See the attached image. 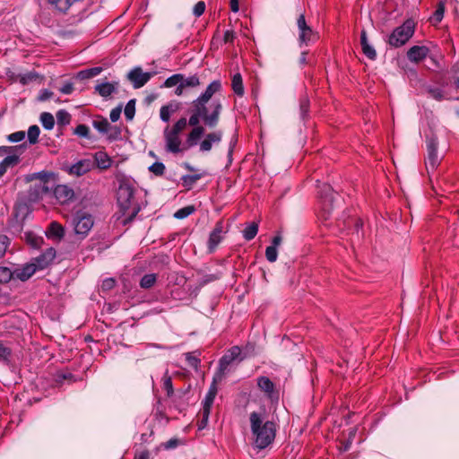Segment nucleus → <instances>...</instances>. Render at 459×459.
I'll list each match as a JSON object with an SVG mask.
<instances>
[{
	"label": "nucleus",
	"mask_w": 459,
	"mask_h": 459,
	"mask_svg": "<svg viewBox=\"0 0 459 459\" xmlns=\"http://www.w3.org/2000/svg\"><path fill=\"white\" fill-rule=\"evenodd\" d=\"M249 423L253 447L257 450L269 447L276 437V422L269 420L265 411H260L249 414Z\"/></svg>",
	"instance_id": "nucleus-1"
},
{
	"label": "nucleus",
	"mask_w": 459,
	"mask_h": 459,
	"mask_svg": "<svg viewBox=\"0 0 459 459\" xmlns=\"http://www.w3.org/2000/svg\"><path fill=\"white\" fill-rule=\"evenodd\" d=\"M192 114L187 121V123L193 126H201L200 120L202 119L204 125L210 128L215 127L220 120V115L222 110V105L220 100H213L209 108H204L192 102Z\"/></svg>",
	"instance_id": "nucleus-2"
},
{
	"label": "nucleus",
	"mask_w": 459,
	"mask_h": 459,
	"mask_svg": "<svg viewBox=\"0 0 459 459\" xmlns=\"http://www.w3.org/2000/svg\"><path fill=\"white\" fill-rule=\"evenodd\" d=\"M117 204L123 212V215H126L127 220H132L140 211V207L134 196V188L128 184H121L117 193Z\"/></svg>",
	"instance_id": "nucleus-3"
},
{
	"label": "nucleus",
	"mask_w": 459,
	"mask_h": 459,
	"mask_svg": "<svg viewBox=\"0 0 459 459\" xmlns=\"http://www.w3.org/2000/svg\"><path fill=\"white\" fill-rule=\"evenodd\" d=\"M414 33V23L411 20L405 21L401 26L394 30L389 37V44L394 48L404 45Z\"/></svg>",
	"instance_id": "nucleus-4"
},
{
	"label": "nucleus",
	"mask_w": 459,
	"mask_h": 459,
	"mask_svg": "<svg viewBox=\"0 0 459 459\" xmlns=\"http://www.w3.org/2000/svg\"><path fill=\"white\" fill-rule=\"evenodd\" d=\"M297 27L299 30L298 40L300 47H303V45L308 46L318 39L319 36L317 32L307 25L304 14H300L298 17Z\"/></svg>",
	"instance_id": "nucleus-5"
},
{
	"label": "nucleus",
	"mask_w": 459,
	"mask_h": 459,
	"mask_svg": "<svg viewBox=\"0 0 459 459\" xmlns=\"http://www.w3.org/2000/svg\"><path fill=\"white\" fill-rule=\"evenodd\" d=\"M73 224L77 235L86 236L91 230L94 221L91 214L84 212H78L74 215Z\"/></svg>",
	"instance_id": "nucleus-6"
},
{
	"label": "nucleus",
	"mask_w": 459,
	"mask_h": 459,
	"mask_svg": "<svg viewBox=\"0 0 459 459\" xmlns=\"http://www.w3.org/2000/svg\"><path fill=\"white\" fill-rule=\"evenodd\" d=\"M437 139L436 137H429L427 140V158L426 168L427 170L434 171L440 163L441 158L437 153Z\"/></svg>",
	"instance_id": "nucleus-7"
},
{
	"label": "nucleus",
	"mask_w": 459,
	"mask_h": 459,
	"mask_svg": "<svg viewBox=\"0 0 459 459\" xmlns=\"http://www.w3.org/2000/svg\"><path fill=\"white\" fill-rule=\"evenodd\" d=\"M221 90V81L215 80L212 81L205 89V91L193 102L195 104L202 106L204 108H208L207 104L212 100V96L219 92Z\"/></svg>",
	"instance_id": "nucleus-8"
},
{
	"label": "nucleus",
	"mask_w": 459,
	"mask_h": 459,
	"mask_svg": "<svg viewBox=\"0 0 459 459\" xmlns=\"http://www.w3.org/2000/svg\"><path fill=\"white\" fill-rule=\"evenodd\" d=\"M152 78L151 73H144L141 67H134L127 74V79L133 83L134 89L146 84Z\"/></svg>",
	"instance_id": "nucleus-9"
},
{
	"label": "nucleus",
	"mask_w": 459,
	"mask_h": 459,
	"mask_svg": "<svg viewBox=\"0 0 459 459\" xmlns=\"http://www.w3.org/2000/svg\"><path fill=\"white\" fill-rule=\"evenodd\" d=\"M94 168V162L91 159H82L70 166L67 172L71 176L81 177Z\"/></svg>",
	"instance_id": "nucleus-10"
},
{
	"label": "nucleus",
	"mask_w": 459,
	"mask_h": 459,
	"mask_svg": "<svg viewBox=\"0 0 459 459\" xmlns=\"http://www.w3.org/2000/svg\"><path fill=\"white\" fill-rule=\"evenodd\" d=\"M56 250L53 247L47 248L43 253L35 257L32 263L38 270H43L47 268L56 257Z\"/></svg>",
	"instance_id": "nucleus-11"
},
{
	"label": "nucleus",
	"mask_w": 459,
	"mask_h": 459,
	"mask_svg": "<svg viewBox=\"0 0 459 459\" xmlns=\"http://www.w3.org/2000/svg\"><path fill=\"white\" fill-rule=\"evenodd\" d=\"M166 150L171 153H178L182 151L181 140L178 134H176L168 128L164 132Z\"/></svg>",
	"instance_id": "nucleus-12"
},
{
	"label": "nucleus",
	"mask_w": 459,
	"mask_h": 459,
	"mask_svg": "<svg viewBox=\"0 0 459 459\" xmlns=\"http://www.w3.org/2000/svg\"><path fill=\"white\" fill-rule=\"evenodd\" d=\"M222 136L223 133L221 130L213 131L207 134L204 139L200 143V152H210L213 144H218L219 143H221Z\"/></svg>",
	"instance_id": "nucleus-13"
},
{
	"label": "nucleus",
	"mask_w": 459,
	"mask_h": 459,
	"mask_svg": "<svg viewBox=\"0 0 459 459\" xmlns=\"http://www.w3.org/2000/svg\"><path fill=\"white\" fill-rule=\"evenodd\" d=\"M119 86L118 82H103L95 86V92L104 99L111 97L117 92Z\"/></svg>",
	"instance_id": "nucleus-14"
},
{
	"label": "nucleus",
	"mask_w": 459,
	"mask_h": 459,
	"mask_svg": "<svg viewBox=\"0 0 459 459\" xmlns=\"http://www.w3.org/2000/svg\"><path fill=\"white\" fill-rule=\"evenodd\" d=\"M37 271H39L34 264L29 263L24 264L21 268H17L13 271L14 278H17L22 281H27L30 279Z\"/></svg>",
	"instance_id": "nucleus-15"
},
{
	"label": "nucleus",
	"mask_w": 459,
	"mask_h": 459,
	"mask_svg": "<svg viewBox=\"0 0 459 459\" xmlns=\"http://www.w3.org/2000/svg\"><path fill=\"white\" fill-rule=\"evenodd\" d=\"M429 53V48L424 46H413L408 52L407 56L410 61L418 63L423 60Z\"/></svg>",
	"instance_id": "nucleus-16"
},
{
	"label": "nucleus",
	"mask_w": 459,
	"mask_h": 459,
	"mask_svg": "<svg viewBox=\"0 0 459 459\" xmlns=\"http://www.w3.org/2000/svg\"><path fill=\"white\" fill-rule=\"evenodd\" d=\"M54 193H55L56 199L62 204H65V203L72 200L74 195V190L65 185H58L55 188Z\"/></svg>",
	"instance_id": "nucleus-17"
},
{
	"label": "nucleus",
	"mask_w": 459,
	"mask_h": 459,
	"mask_svg": "<svg viewBox=\"0 0 459 459\" xmlns=\"http://www.w3.org/2000/svg\"><path fill=\"white\" fill-rule=\"evenodd\" d=\"M222 231H223V226L221 222H218L213 229V230L211 232L209 240H208V247L211 251H213L217 246L221 243L222 239Z\"/></svg>",
	"instance_id": "nucleus-18"
},
{
	"label": "nucleus",
	"mask_w": 459,
	"mask_h": 459,
	"mask_svg": "<svg viewBox=\"0 0 459 459\" xmlns=\"http://www.w3.org/2000/svg\"><path fill=\"white\" fill-rule=\"evenodd\" d=\"M360 44L363 54L370 60H375L377 57V52L373 46L369 44L367 38V33L364 30L360 33Z\"/></svg>",
	"instance_id": "nucleus-19"
},
{
	"label": "nucleus",
	"mask_w": 459,
	"mask_h": 459,
	"mask_svg": "<svg viewBox=\"0 0 459 459\" xmlns=\"http://www.w3.org/2000/svg\"><path fill=\"white\" fill-rule=\"evenodd\" d=\"M319 196L323 200L325 209L329 212L331 210V204L333 201V192L329 185H323L319 191Z\"/></svg>",
	"instance_id": "nucleus-20"
},
{
	"label": "nucleus",
	"mask_w": 459,
	"mask_h": 459,
	"mask_svg": "<svg viewBox=\"0 0 459 459\" xmlns=\"http://www.w3.org/2000/svg\"><path fill=\"white\" fill-rule=\"evenodd\" d=\"M94 164L100 169H107L112 165V159L105 152H97L94 155Z\"/></svg>",
	"instance_id": "nucleus-21"
},
{
	"label": "nucleus",
	"mask_w": 459,
	"mask_h": 459,
	"mask_svg": "<svg viewBox=\"0 0 459 459\" xmlns=\"http://www.w3.org/2000/svg\"><path fill=\"white\" fill-rule=\"evenodd\" d=\"M179 105L175 102H170L160 108V117L163 122H169L171 115L178 111Z\"/></svg>",
	"instance_id": "nucleus-22"
},
{
	"label": "nucleus",
	"mask_w": 459,
	"mask_h": 459,
	"mask_svg": "<svg viewBox=\"0 0 459 459\" xmlns=\"http://www.w3.org/2000/svg\"><path fill=\"white\" fill-rule=\"evenodd\" d=\"M48 238L61 239L64 237L65 230L56 221H52L46 232Z\"/></svg>",
	"instance_id": "nucleus-23"
},
{
	"label": "nucleus",
	"mask_w": 459,
	"mask_h": 459,
	"mask_svg": "<svg viewBox=\"0 0 459 459\" xmlns=\"http://www.w3.org/2000/svg\"><path fill=\"white\" fill-rule=\"evenodd\" d=\"M217 394V385L215 380L210 385V388L204 397V400L203 401V409L211 410L215 396Z\"/></svg>",
	"instance_id": "nucleus-24"
},
{
	"label": "nucleus",
	"mask_w": 459,
	"mask_h": 459,
	"mask_svg": "<svg viewBox=\"0 0 459 459\" xmlns=\"http://www.w3.org/2000/svg\"><path fill=\"white\" fill-rule=\"evenodd\" d=\"M20 161L19 156L8 155L0 162V178L3 177L7 169L17 165Z\"/></svg>",
	"instance_id": "nucleus-25"
},
{
	"label": "nucleus",
	"mask_w": 459,
	"mask_h": 459,
	"mask_svg": "<svg viewBox=\"0 0 459 459\" xmlns=\"http://www.w3.org/2000/svg\"><path fill=\"white\" fill-rule=\"evenodd\" d=\"M258 387L268 396H272L274 390V384L267 377H259L257 378Z\"/></svg>",
	"instance_id": "nucleus-26"
},
{
	"label": "nucleus",
	"mask_w": 459,
	"mask_h": 459,
	"mask_svg": "<svg viewBox=\"0 0 459 459\" xmlns=\"http://www.w3.org/2000/svg\"><path fill=\"white\" fill-rule=\"evenodd\" d=\"M204 134V126H196L192 129L187 136V143L189 146L196 145L202 135Z\"/></svg>",
	"instance_id": "nucleus-27"
},
{
	"label": "nucleus",
	"mask_w": 459,
	"mask_h": 459,
	"mask_svg": "<svg viewBox=\"0 0 459 459\" xmlns=\"http://www.w3.org/2000/svg\"><path fill=\"white\" fill-rule=\"evenodd\" d=\"M231 87L234 93L237 94L238 96L241 97L244 95L243 80L239 73H237L232 76Z\"/></svg>",
	"instance_id": "nucleus-28"
},
{
	"label": "nucleus",
	"mask_w": 459,
	"mask_h": 459,
	"mask_svg": "<svg viewBox=\"0 0 459 459\" xmlns=\"http://www.w3.org/2000/svg\"><path fill=\"white\" fill-rule=\"evenodd\" d=\"M24 239L33 248H39L43 243V238L37 236L31 231L24 232Z\"/></svg>",
	"instance_id": "nucleus-29"
},
{
	"label": "nucleus",
	"mask_w": 459,
	"mask_h": 459,
	"mask_svg": "<svg viewBox=\"0 0 459 459\" xmlns=\"http://www.w3.org/2000/svg\"><path fill=\"white\" fill-rule=\"evenodd\" d=\"M257 232L258 223L255 221L248 223L242 231L244 238L247 241L252 240L256 236Z\"/></svg>",
	"instance_id": "nucleus-30"
},
{
	"label": "nucleus",
	"mask_w": 459,
	"mask_h": 459,
	"mask_svg": "<svg viewBox=\"0 0 459 459\" xmlns=\"http://www.w3.org/2000/svg\"><path fill=\"white\" fill-rule=\"evenodd\" d=\"M204 174L205 173H198L194 175L182 176V185L187 189H191L193 186L204 176Z\"/></svg>",
	"instance_id": "nucleus-31"
},
{
	"label": "nucleus",
	"mask_w": 459,
	"mask_h": 459,
	"mask_svg": "<svg viewBox=\"0 0 459 459\" xmlns=\"http://www.w3.org/2000/svg\"><path fill=\"white\" fill-rule=\"evenodd\" d=\"M102 72V67L95 66L89 69L82 70L78 73L77 77L81 80L90 79L99 75Z\"/></svg>",
	"instance_id": "nucleus-32"
},
{
	"label": "nucleus",
	"mask_w": 459,
	"mask_h": 459,
	"mask_svg": "<svg viewBox=\"0 0 459 459\" xmlns=\"http://www.w3.org/2000/svg\"><path fill=\"white\" fill-rule=\"evenodd\" d=\"M39 78V74L35 71H30L25 74H20L18 80L22 85H27Z\"/></svg>",
	"instance_id": "nucleus-33"
},
{
	"label": "nucleus",
	"mask_w": 459,
	"mask_h": 459,
	"mask_svg": "<svg viewBox=\"0 0 459 459\" xmlns=\"http://www.w3.org/2000/svg\"><path fill=\"white\" fill-rule=\"evenodd\" d=\"M40 122L42 124V126L46 130H51L53 129L55 126V118L53 115L49 112H43L40 115Z\"/></svg>",
	"instance_id": "nucleus-34"
},
{
	"label": "nucleus",
	"mask_w": 459,
	"mask_h": 459,
	"mask_svg": "<svg viewBox=\"0 0 459 459\" xmlns=\"http://www.w3.org/2000/svg\"><path fill=\"white\" fill-rule=\"evenodd\" d=\"M51 5L60 12L65 13L73 4L74 0H48Z\"/></svg>",
	"instance_id": "nucleus-35"
},
{
	"label": "nucleus",
	"mask_w": 459,
	"mask_h": 459,
	"mask_svg": "<svg viewBox=\"0 0 459 459\" xmlns=\"http://www.w3.org/2000/svg\"><path fill=\"white\" fill-rule=\"evenodd\" d=\"M157 281V275L155 273H148L142 277L140 281V286L143 289L152 288Z\"/></svg>",
	"instance_id": "nucleus-36"
},
{
	"label": "nucleus",
	"mask_w": 459,
	"mask_h": 459,
	"mask_svg": "<svg viewBox=\"0 0 459 459\" xmlns=\"http://www.w3.org/2000/svg\"><path fill=\"white\" fill-rule=\"evenodd\" d=\"M235 361V359H233V357H231L230 355L229 352H226L220 359L219 361V371H220V374H223L228 367L233 362Z\"/></svg>",
	"instance_id": "nucleus-37"
},
{
	"label": "nucleus",
	"mask_w": 459,
	"mask_h": 459,
	"mask_svg": "<svg viewBox=\"0 0 459 459\" xmlns=\"http://www.w3.org/2000/svg\"><path fill=\"white\" fill-rule=\"evenodd\" d=\"M181 80H183V74H175L165 80L162 87L172 88L174 86H178L181 83Z\"/></svg>",
	"instance_id": "nucleus-38"
},
{
	"label": "nucleus",
	"mask_w": 459,
	"mask_h": 459,
	"mask_svg": "<svg viewBox=\"0 0 459 459\" xmlns=\"http://www.w3.org/2000/svg\"><path fill=\"white\" fill-rule=\"evenodd\" d=\"M40 129L37 125L30 126L28 129V140L30 144H35L39 141Z\"/></svg>",
	"instance_id": "nucleus-39"
},
{
	"label": "nucleus",
	"mask_w": 459,
	"mask_h": 459,
	"mask_svg": "<svg viewBox=\"0 0 459 459\" xmlns=\"http://www.w3.org/2000/svg\"><path fill=\"white\" fill-rule=\"evenodd\" d=\"M12 278H14L13 272L8 267L0 266V284L9 282Z\"/></svg>",
	"instance_id": "nucleus-40"
},
{
	"label": "nucleus",
	"mask_w": 459,
	"mask_h": 459,
	"mask_svg": "<svg viewBox=\"0 0 459 459\" xmlns=\"http://www.w3.org/2000/svg\"><path fill=\"white\" fill-rule=\"evenodd\" d=\"M92 125L101 134L107 133L109 129V123L106 118L94 120Z\"/></svg>",
	"instance_id": "nucleus-41"
},
{
	"label": "nucleus",
	"mask_w": 459,
	"mask_h": 459,
	"mask_svg": "<svg viewBox=\"0 0 459 459\" xmlns=\"http://www.w3.org/2000/svg\"><path fill=\"white\" fill-rule=\"evenodd\" d=\"M57 124L61 126H66L71 121V115L65 109H60L56 113Z\"/></svg>",
	"instance_id": "nucleus-42"
},
{
	"label": "nucleus",
	"mask_w": 459,
	"mask_h": 459,
	"mask_svg": "<svg viewBox=\"0 0 459 459\" xmlns=\"http://www.w3.org/2000/svg\"><path fill=\"white\" fill-rule=\"evenodd\" d=\"M195 210V207L192 205L183 207L175 212L174 217L179 220L185 219L191 215Z\"/></svg>",
	"instance_id": "nucleus-43"
},
{
	"label": "nucleus",
	"mask_w": 459,
	"mask_h": 459,
	"mask_svg": "<svg viewBox=\"0 0 459 459\" xmlns=\"http://www.w3.org/2000/svg\"><path fill=\"white\" fill-rule=\"evenodd\" d=\"M125 117L127 120H132L135 113V100H130L124 109Z\"/></svg>",
	"instance_id": "nucleus-44"
},
{
	"label": "nucleus",
	"mask_w": 459,
	"mask_h": 459,
	"mask_svg": "<svg viewBox=\"0 0 459 459\" xmlns=\"http://www.w3.org/2000/svg\"><path fill=\"white\" fill-rule=\"evenodd\" d=\"M181 84L186 87H196L200 84V80L197 75H192L187 78H186L183 75V80H181Z\"/></svg>",
	"instance_id": "nucleus-45"
},
{
	"label": "nucleus",
	"mask_w": 459,
	"mask_h": 459,
	"mask_svg": "<svg viewBox=\"0 0 459 459\" xmlns=\"http://www.w3.org/2000/svg\"><path fill=\"white\" fill-rule=\"evenodd\" d=\"M210 412H211V410H207V409H203L200 411V420L198 422V429H204L207 424H208V420H209V416H210Z\"/></svg>",
	"instance_id": "nucleus-46"
},
{
	"label": "nucleus",
	"mask_w": 459,
	"mask_h": 459,
	"mask_svg": "<svg viewBox=\"0 0 459 459\" xmlns=\"http://www.w3.org/2000/svg\"><path fill=\"white\" fill-rule=\"evenodd\" d=\"M149 170L155 176H161L165 172V165L162 162H154L149 167Z\"/></svg>",
	"instance_id": "nucleus-47"
},
{
	"label": "nucleus",
	"mask_w": 459,
	"mask_h": 459,
	"mask_svg": "<svg viewBox=\"0 0 459 459\" xmlns=\"http://www.w3.org/2000/svg\"><path fill=\"white\" fill-rule=\"evenodd\" d=\"M444 12H445L444 4L439 3L437 10L435 11L433 16L431 17L432 22H434V23L440 22L444 17Z\"/></svg>",
	"instance_id": "nucleus-48"
},
{
	"label": "nucleus",
	"mask_w": 459,
	"mask_h": 459,
	"mask_svg": "<svg viewBox=\"0 0 459 459\" xmlns=\"http://www.w3.org/2000/svg\"><path fill=\"white\" fill-rule=\"evenodd\" d=\"M74 134L83 138H90V129L86 125L81 124L77 126Z\"/></svg>",
	"instance_id": "nucleus-49"
},
{
	"label": "nucleus",
	"mask_w": 459,
	"mask_h": 459,
	"mask_svg": "<svg viewBox=\"0 0 459 459\" xmlns=\"http://www.w3.org/2000/svg\"><path fill=\"white\" fill-rule=\"evenodd\" d=\"M163 388L167 391L168 396L172 395L174 390H173V385H172V379L168 375V371L165 373L163 377Z\"/></svg>",
	"instance_id": "nucleus-50"
},
{
	"label": "nucleus",
	"mask_w": 459,
	"mask_h": 459,
	"mask_svg": "<svg viewBox=\"0 0 459 459\" xmlns=\"http://www.w3.org/2000/svg\"><path fill=\"white\" fill-rule=\"evenodd\" d=\"M187 126V120L185 117H181L178 119L176 124L173 126V127L170 129V131L180 134Z\"/></svg>",
	"instance_id": "nucleus-51"
},
{
	"label": "nucleus",
	"mask_w": 459,
	"mask_h": 459,
	"mask_svg": "<svg viewBox=\"0 0 459 459\" xmlns=\"http://www.w3.org/2000/svg\"><path fill=\"white\" fill-rule=\"evenodd\" d=\"M265 256H266V259L270 263L275 262L278 257L277 248H275L274 247H271V246L267 247L265 249Z\"/></svg>",
	"instance_id": "nucleus-52"
},
{
	"label": "nucleus",
	"mask_w": 459,
	"mask_h": 459,
	"mask_svg": "<svg viewBox=\"0 0 459 459\" xmlns=\"http://www.w3.org/2000/svg\"><path fill=\"white\" fill-rule=\"evenodd\" d=\"M25 138V133L23 131H17L8 135V141L12 143H19Z\"/></svg>",
	"instance_id": "nucleus-53"
},
{
	"label": "nucleus",
	"mask_w": 459,
	"mask_h": 459,
	"mask_svg": "<svg viewBox=\"0 0 459 459\" xmlns=\"http://www.w3.org/2000/svg\"><path fill=\"white\" fill-rule=\"evenodd\" d=\"M9 245V238L4 235H0V258L4 256Z\"/></svg>",
	"instance_id": "nucleus-54"
},
{
	"label": "nucleus",
	"mask_w": 459,
	"mask_h": 459,
	"mask_svg": "<svg viewBox=\"0 0 459 459\" xmlns=\"http://www.w3.org/2000/svg\"><path fill=\"white\" fill-rule=\"evenodd\" d=\"M205 11V3L204 1H199L198 3H196L194 6V9H193V13L196 16V17H199L201 16Z\"/></svg>",
	"instance_id": "nucleus-55"
},
{
	"label": "nucleus",
	"mask_w": 459,
	"mask_h": 459,
	"mask_svg": "<svg viewBox=\"0 0 459 459\" xmlns=\"http://www.w3.org/2000/svg\"><path fill=\"white\" fill-rule=\"evenodd\" d=\"M227 352L230 353V355L231 357H233V359L236 360V359H238L239 361L243 360V357H240L241 356V350L238 346H233L231 347Z\"/></svg>",
	"instance_id": "nucleus-56"
},
{
	"label": "nucleus",
	"mask_w": 459,
	"mask_h": 459,
	"mask_svg": "<svg viewBox=\"0 0 459 459\" xmlns=\"http://www.w3.org/2000/svg\"><path fill=\"white\" fill-rule=\"evenodd\" d=\"M186 359L189 366L193 368H197L200 363V359L194 356L192 353H186Z\"/></svg>",
	"instance_id": "nucleus-57"
},
{
	"label": "nucleus",
	"mask_w": 459,
	"mask_h": 459,
	"mask_svg": "<svg viewBox=\"0 0 459 459\" xmlns=\"http://www.w3.org/2000/svg\"><path fill=\"white\" fill-rule=\"evenodd\" d=\"M74 83L71 82H65L60 89L59 91L63 93V94H71L73 91H74Z\"/></svg>",
	"instance_id": "nucleus-58"
},
{
	"label": "nucleus",
	"mask_w": 459,
	"mask_h": 459,
	"mask_svg": "<svg viewBox=\"0 0 459 459\" xmlns=\"http://www.w3.org/2000/svg\"><path fill=\"white\" fill-rule=\"evenodd\" d=\"M54 93L48 90H42L39 95V101H46L50 100L53 97Z\"/></svg>",
	"instance_id": "nucleus-59"
},
{
	"label": "nucleus",
	"mask_w": 459,
	"mask_h": 459,
	"mask_svg": "<svg viewBox=\"0 0 459 459\" xmlns=\"http://www.w3.org/2000/svg\"><path fill=\"white\" fill-rule=\"evenodd\" d=\"M309 101L307 98H303L300 100V112L301 116L304 117L308 112Z\"/></svg>",
	"instance_id": "nucleus-60"
},
{
	"label": "nucleus",
	"mask_w": 459,
	"mask_h": 459,
	"mask_svg": "<svg viewBox=\"0 0 459 459\" xmlns=\"http://www.w3.org/2000/svg\"><path fill=\"white\" fill-rule=\"evenodd\" d=\"M120 115H121V108L117 107V108H113L110 111L109 118L112 122H117L119 119Z\"/></svg>",
	"instance_id": "nucleus-61"
},
{
	"label": "nucleus",
	"mask_w": 459,
	"mask_h": 459,
	"mask_svg": "<svg viewBox=\"0 0 459 459\" xmlns=\"http://www.w3.org/2000/svg\"><path fill=\"white\" fill-rule=\"evenodd\" d=\"M11 354V351L0 342V359H7Z\"/></svg>",
	"instance_id": "nucleus-62"
},
{
	"label": "nucleus",
	"mask_w": 459,
	"mask_h": 459,
	"mask_svg": "<svg viewBox=\"0 0 459 459\" xmlns=\"http://www.w3.org/2000/svg\"><path fill=\"white\" fill-rule=\"evenodd\" d=\"M115 286V280L112 278L105 279L102 282V289L111 290Z\"/></svg>",
	"instance_id": "nucleus-63"
},
{
	"label": "nucleus",
	"mask_w": 459,
	"mask_h": 459,
	"mask_svg": "<svg viewBox=\"0 0 459 459\" xmlns=\"http://www.w3.org/2000/svg\"><path fill=\"white\" fill-rule=\"evenodd\" d=\"M235 34L233 30H228L224 32L223 39L226 43L232 42L234 40Z\"/></svg>",
	"instance_id": "nucleus-64"
}]
</instances>
